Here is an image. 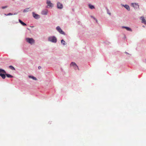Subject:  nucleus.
Segmentation results:
<instances>
[{
    "label": "nucleus",
    "mask_w": 146,
    "mask_h": 146,
    "mask_svg": "<svg viewBox=\"0 0 146 146\" xmlns=\"http://www.w3.org/2000/svg\"><path fill=\"white\" fill-rule=\"evenodd\" d=\"M48 40L51 42L56 43L57 42V39L54 36H51L48 37Z\"/></svg>",
    "instance_id": "nucleus-1"
},
{
    "label": "nucleus",
    "mask_w": 146,
    "mask_h": 146,
    "mask_svg": "<svg viewBox=\"0 0 146 146\" xmlns=\"http://www.w3.org/2000/svg\"><path fill=\"white\" fill-rule=\"evenodd\" d=\"M26 40L29 43L32 44L35 42V40L32 38H27Z\"/></svg>",
    "instance_id": "nucleus-2"
},
{
    "label": "nucleus",
    "mask_w": 146,
    "mask_h": 146,
    "mask_svg": "<svg viewBox=\"0 0 146 146\" xmlns=\"http://www.w3.org/2000/svg\"><path fill=\"white\" fill-rule=\"evenodd\" d=\"M56 29L60 34H64V32L62 31V30L61 29L59 26H58L57 27Z\"/></svg>",
    "instance_id": "nucleus-3"
},
{
    "label": "nucleus",
    "mask_w": 146,
    "mask_h": 146,
    "mask_svg": "<svg viewBox=\"0 0 146 146\" xmlns=\"http://www.w3.org/2000/svg\"><path fill=\"white\" fill-rule=\"evenodd\" d=\"M131 5L135 8L137 9V8H139V5H138L137 3H132L131 4Z\"/></svg>",
    "instance_id": "nucleus-4"
},
{
    "label": "nucleus",
    "mask_w": 146,
    "mask_h": 146,
    "mask_svg": "<svg viewBox=\"0 0 146 146\" xmlns=\"http://www.w3.org/2000/svg\"><path fill=\"white\" fill-rule=\"evenodd\" d=\"M57 8L59 9H62L63 8L62 4L60 3H58L57 4Z\"/></svg>",
    "instance_id": "nucleus-5"
},
{
    "label": "nucleus",
    "mask_w": 146,
    "mask_h": 146,
    "mask_svg": "<svg viewBox=\"0 0 146 146\" xmlns=\"http://www.w3.org/2000/svg\"><path fill=\"white\" fill-rule=\"evenodd\" d=\"M140 19L142 20V23H144L145 24H146V21L143 17H141Z\"/></svg>",
    "instance_id": "nucleus-6"
},
{
    "label": "nucleus",
    "mask_w": 146,
    "mask_h": 146,
    "mask_svg": "<svg viewBox=\"0 0 146 146\" xmlns=\"http://www.w3.org/2000/svg\"><path fill=\"white\" fill-rule=\"evenodd\" d=\"M47 4L48 6L51 7L53 6V4L51 3L50 1H47Z\"/></svg>",
    "instance_id": "nucleus-7"
},
{
    "label": "nucleus",
    "mask_w": 146,
    "mask_h": 146,
    "mask_svg": "<svg viewBox=\"0 0 146 146\" xmlns=\"http://www.w3.org/2000/svg\"><path fill=\"white\" fill-rule=\"evenodd\" d=\"M33 17L35 19H37L38 18L39 15L38 14H35L34 12L33 13Z\"/></svg>",
    "instance_id": "nucleus-8"
},
{
    "label": "nucleus",
    "mask_w": 146,
    "mask_h": 146,
    "mask_svg": "<svg viewBox=\"0 0 146 146\" xmlns=\"http://www.w3.org/2000/svg\"><path fill=\"white\" fill-rule=\"evenodd\" d=\"M122 28H124L127 31H132V30L131 28L129 27L123 26L122 27Z\"/></svg>",
    "instance_id": "nucleus-9"
},
{
    "label": "nucleus",
    "mask_w": 146,
    "mask_h": 146,
    "mask_svg": "<svg viewBox=\"0 0 146 146\" xmlns=\"http://www.w3.org/2000/svg\"><path fill=\"white\" fill-rule=\"evenodd\" d=\"M70 66H73L74 67V66H75L76 67H78V66L74 62H72L70 64Z\"/></svg>",
    "instance_id": "nucleus-10"
},
{
    "label": "nucleus",
    "mask_w": 146,
    "mask_h": 146,
    "mask_svg": "<svg viewBox=\"0 0 146 146\" xmlns=\"http://www.w3.org/2000/svg\"><path fill=\"white\" fill-rule=\"evenodd\" d=\"M5 75H6L5 74L0 73V76H1L3 79L5 78L6 77Z\"/></svg>",
    "instance_id": "nucleus-11"
},
{
    "label": "nucleus",
    "mask_w": 146,
    "mask_h": 146,
    "mask_svg": "<svg viewBox=\"0 0 146 146\" xmlns=\"http://www.w3.org/2000/svg\"><path fill=\"white\" fill-rule=\"evenodd\" d=\"M47 13V11L46 10L43 11L42 12V14L43 15H46Z\"/></svg>",
    "instance_id": "nucleus-12"
},
{
    "label": "nucleus",
    "mask_w": 146,
    "mask_h": 146,
    "mask_svg": "<svg viewBox=\"0 0 146 146\" xmlns=\"http://www.w3.org/2000/svg\"><path fill=\"white\" fill-rule=\"evenodd\" d=\"M6 72L5 70L0 68V73H4L6 74Z\"/></svg>",
    "instance_id": "nucleus-13"
},
{
    "label": "nucleus",
    "mask_w": 146,
    "mask_h": 146,
    "mask_svg": "<svg viewBox=\"0 0 146 146\" xmlns=\"http://www.w3.org/2000/svg\"><path fill=\"white\" fill-rule=\"evenodd\" d=\"M19 22L23 26H26V24L23 22L22 21H21L20 19L19 20Z\"/></svg>",
    "instance_id": "nucleus-14"
},
{
    "label": "nucleus",
    "mask_w": 146,
    "mask_h": 146,
    "mask_svg": "<svg viewBox=\"0 0 146 146\" xmlns=\"http://www.w3.org/2000/svg\"><path fill=\"white\" fill-rule=\"evenodd\" d=\"M123 6H124L128 10V11L130 10L129 7L128 5H123Z\"/></svg>",
    "instance_id": "nucleus-15"
},
{
    "label": "nucleus",
    "mask_w": 146,
    "mask_h": 146,
    "mask_svg": "<svg viewBox=\"0 0 146 146\" xmlns=\"http://www.w3.org/2000/svg\"><path fill=\"white\" fill-rule=\"evenodd\" d=\"M89 8L91 9H93L94 8V6L92 5L91 4L89 5Z\"/></svg>",
    "instance_id": "nucleus-16"
},
{
    "label": "nucleus",
    "mask_w": 146,
    "mask_h": 146,
    "mask_svg": "<svg viewBox=\"0 0 146 146\" xmlns=\"http://www.w3.org/2000/svg\"><path fill=\"white\" fill-rule=\"evenodd\" d=\"M6 75V76L8 78H12L13 77V76H11V75L8 74H6V73L5 74Z\"/></svg>",
    "instance_id": "nucleus-17"
},
{
    "label": "nucleus",
    "mask_w": 146,
    "mask_h": 146,
    "mask_svg": "<svg viewBox=\"0 0 146 146\" xmlns=\"http://www.w3.org/2000/svg\"><path fill=\"white\" fill-rule=\"evenodd\" d=\"M29 8H28L25 9H24L23 11V12L25 13L26 12H27L29 11Z\"/></svg>",
    "instance_id": "nucleus-18"
},
{
    "label": "nucleus",
    "mask_w": 146,
    "mask_h": 146,
    "mask_svg": "<svg viewBox=\"0 0 146 146\" xmlns=\"http://www.w3.org/2000/svg\"><path fill=\"white\" fill-rule=\"evenodd\" d=\"M9 68L12 70H15L14 68L12 66H10L9 67Z\"/></svg>",
    "instance_id": "nucleus-19"
},
{
    "label": "nucleus",
    "mask_w": 146,
    "mask_h": 146,
    "mask_svg": "<svg viewBox=\"0 0 146 146\" xmlns=\"http://www.w3.org/2000/svg\"><path fill=\"white\" fill-rule=\"evenodd\" d=\"M29 78H32L33 80H36V77H34V76H29Z\"/></svg>",
    "instance_id": "nucleus-20"
},
{
    "label": "nucleus",
    "mask_w": 146,
    "mask_h": 146,
    "mask_svg": "<svg viewBox=\"0 0 146 146\" xmlns=\"http://www.w3.org/2000/svg\"><path fill=\"white\" fill-rule=\"evenodd\" d=\"M61 43L64 45L65 44V41L63 39L61 40Z\"/></svg>",
    "instance_id": "nucleus-21"
},
{
    "label": "nucleus",
    "mask_w": 146,
    "mask_h": 146,
    "mask_svg": "<svg viewBox=\"0 0 146 146\" xmlns=\"http://www.w3.org/2000/svg\"><path fill=\"white\" fill-rule=\"evenodd\" d=\"M74 68L75 70H76L77 69H78L79 70V69L78 67H78H76L75 66H74V67H73Z\"/></svg>",
    "instance_id": "nucleus-22"
},
{
    "label": "nucleus",
    "mask_w": 146,
    "mask_h": 146,
    "mask_svg": "<svg viewBox=\"0 0 146 146\" xmlns=\"http://www.w3.org/2000/svg\"><path fill=\"white\" fill-rule=\"evenodd\" d=\"M5 15H7V16H8V15H13V14L11 13H10L7 15H6V14H5Z\"/></svg>",
    "instance_id": "nucleus-23"
},
{
    "label": "nucleus",
    "mask_w": 146,
    "mask_h": 146,
    "mask_svg": "<svg viewBox=\"0 0 146 146\" xmlns=\"http://www.w3.org/2000/svg\"><path fill=\"white\" fill-rule=\"evenodd\" d=\"M7 6H3V7H2V9H4L5 8H7Z\"/></svg>",
    "instance_id": "nucleus-24"
},
{
    "label": "nucleus",
    "mask_w": 146,
    "mask_h": 146,
    "mask_svg": "<svg viewBox=\"0 0 146 146\" xmlns=\"http://www.w3.org/2000/svg\"><path fill=\"white\" fill-rule=\"evenodd\" d=\"M107 11H108V14H109L110 15H111V13L109 12V11L108 9H107Z\"/></svg>",
    "instance_id": "nucleus-25"
},
{
    "label": "nucleus",
    "mask_w": 146,
    "mask_h": 146,
    "mask_svg": "<svg viewBox=\"0 0 146 146\" xmlns=\"http://www.w3.org/2000/svg\"><path fill=\"white\" fill-rule=\"evenodd\" d=\"M41 68V67L40 66H39L38 67V68L39 69H40Z\"/></svg>",
    "instance_id": "nucleus-26"
},
{
    "label": "nucleus",
    "mask_w": 146,
    "mask_h": 146,
    "mask_svg": "<svg viewBox=\"0 0 146 146\" xmlns=\"http://www.w3.org/2000/svg\"><path fill=\"white\" fill-rule=\"evenodd\" d=\"M125 53H126L127 54H128V53H127V52H125Z\"/></svg>",
    "instance_id": "nucleus-27"
},
{
    "label": "nucleus",
    "mask_w": 146,
    "mask_h": 146,
    "mask_svg": "<svg viewBox=\"0 0 146 146\" xmlns=\"http://www.w3.org/2000/svg\"><path fill=\"white\" fill-rule=\"evenodd\" d=\"M96 22H97V20L96 19Z\"/></svg>",
    "instance_id": "nucleus-28"
}]
</instances>
